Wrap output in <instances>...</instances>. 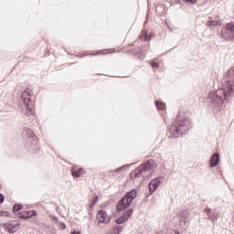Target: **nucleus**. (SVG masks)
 Listing matches in <instances>:
<instances>
[{
    "label": "nucleus",
    "instance_id": "obj_1",
    "mask_svg": "<svg viewBox=\"0 0 234 234\" xmlns=\"http://www.w3.org/2000/svg\"><path fill=\"white\" fill-rule=\"evenodd\" d=\"M22 100L26 105V111H24V113L27 114V116H34V114H36V102L32 101V90H26L22 93Z\"/></svg>",
    "mask_w": 234,
    "mask_h": 234
},
{
    "label": "nucleus",
    "instance_id": "obj_2",
    "mask_svg": "<svg viewBox=\"0 0 234 234\" xmlns=\"http://www.w3.org/2000/svg\"><path fill=\"white\" fill-rule=\"evenodd\" d=\"M191 122H189L188 119H185L183 121H178L176 125H173L170 128V133L172 134V138H176L178 134H184L185 133H187L189 131V125Z\"/></svg>",
    "mask_w": 234,
    "mask_h": 234
},
{
    "label": "nucleus",
    "instance_id": "obj_3",
    "mask_svg": "<svg viewBox=\"0 0 234 234\" xmlns=\"http://www.w3.org/2000/svg\"><path fill=\"white\" fill-rule=\"evenodd\" d=\"M138 197V193L136 190H132L126 194L118 203L117 209L118 211H123V209H127L129 206H131V202L134 200Z\"/></svg>",
    "mask_w": 234,
    "mask_h": 234
},
{
    "label": "nucleus",
    "instance_id": "obj_4",
    "mask_svg": "<svg viewBox=\"0 0 234 234\" xmlns=\"http://www.w3.org/2000/svg\"><path fill=\"white\" fill-rule=\"evenodd\" d=\"M221 37L227 41H234V22L228 23L222 27Z\"/></svg>",
    "mask_w": 234,
    "mask_h": 234
},
{
    "label": "nucleus",
    "instance_id": "obj_5",
    "mask_svg": "<svg viewBox=\"0 0 234 234\" xmlns=\"http://www.w3.org/2000/svg\"><path fill=\"white\" fill-rule=\"evenodd\" d=\"M227 96L228 93H226L224 89H218L215 93L209 94V98L212 99V101L219 104L224 103V100H226Z\"/></svg>",
    "mask_w": 234,
    "mask_h": 234
},
{
    "label": "nucleus",
    "instance_id": "obj_6",
    "mask_svg": "<svg viewBox=\"0 0 234 234\" xmlns=\"http://www.w3.org/2000/svg\"><path fill=\"white\" fill-rule=\"evenodd\" d=\"M153 169V161H148L139 167V169H136L135 171L131 173V178H136L138 176V173L141 171H151Z\"/></svg>",
    "mask_w": 234,
    "mask_h": 234
},
{
    "label": "nucleus",
    "instance_id": "obj_7",
    "mask_svg": "<svg viewBox=\"0 0 234 234\" xmlns=\"http://www.w3.org/2000/svg\"><path fill=\"white\" fill-rule=\"evenodd\" d=\"M97 220L101 224H109V222H111V217L109 214H107V212L99 210L97 213Z\"/></svg>",
    "mask_w": 234,
    "mask_h": 234
},
{
    "label": "nucleus",
    "instance_id": "obj_8",
    "mask_svg": "<svg viewBox=\"0 0 234 234\" xmlns=\"http://www.w3.org/2000/svg\"><path fill=\"white\" fill-rule=\"evenodd\" d=\"M4 228L8 233H16V231H18L19 228H21V224L17 221H14L4 225Z\"/></svg>",
    "mask_w": 234,
    "mask_h": 234
},
{
    "label": "nucleus",
    "instance_id": "obj_9",
    "mask_svg": "<svg viewBox=\"0 0 234 234\" xmlns=\"http://www.w3.org/2000/svg\"><path fill=\"white\" fill-rule=\"evenodd\" d=\"M160 184H162V180L160 178H155L149 183L148 187L151 195H153V193L158 189V186H160Z\"/></svg>",
    "mask_w": 234,
    "mask_h": 234
},
{
    "label": "nucleus",
    "instance_id": "obj_10",
    "mask_svg": "<svg viewBox=\"0 0 234 234\" xmlns=\"http://www.w3.org/2000/svg\"><path fill=\"white\" fill-rule=\"evenodd\" d=\"M32 217H37L36 210L24 211L18 214V218L22 219L32 218Z\"/></svg>",
    "mask_w": 234,
    "mask_h": 234
},
{
    "label": "nucleus",
    "instance_id": "obj_11",
    "mask_svg": "<svg viewBox=\"0 0 234 234\" xmlns=\"http://www.w3.org/2000/svg\"><path fill=\"white\" fill-rule=\"evenodd\" d=\"M133 215V208L127 210L122 216L116 219V224H123L126 220H129V218Z\"/></svg>",
    "mask_w": 234,
    "mask_h": 234
},
{
    "label": "nucleus",
    "instance_id": "obj_12",
    "mask_svg": "<svg viewBox=\"0 0 234 234\" xmlns=\"http://www.w3.org/2000/svg\"><path fill=\"white\" fill-rule=\"evenodd\" d=\"M116 49L110 48V49H101L97 51L96 53L90 54V56H107V54H115Z\"/></svg>",
    "mask_w": 234,
    "mask_h": 234
},
{
    "label": "nucleus",
    "instance_id": "obj_13",
    "mask_svg": "<svg viewBox=\"0 0 234 234\" xmlns=\"http://www.w3.org/2000/svg\"><path fill=\"white\" fill-rule=\"evenodd\" d=\"M84 173L85 170L83 168H80L76 165L71 168V175L76 178H80V176H81Z\"/></svg>",
    "mask_w": 234,
    "mask_h": 234
},
{
    "label": "nucleus",
    "instance_id": "obj_14",
    "mask_svg": "<svg viewBox=\"0 0 234 234\" xmlns=\"http://www.w3.org/2000/svg\"><path fill=\"white\" fill-rule=\"evenodd\" d=\"M218 164H220V155L216 153L210 158V167H217Z\"/></svg>",
    "mask_w": 234,
    "mask_h": 234
},
{
    "label": "nucleus",
    "instance_id": "obj_15",
    "mask_svg": "<svg viewBox=\"0 0 234 234\" xmlns=\"http://www.w3.org/2000/svg\"><path fill=\"white\" fill-rule=\"evenodd\" d=\"M140 39H144V41H149V39H151V36H149V33H147V31L143 30L140 35Z\"/></svg>",
    "mask_w": 234,
    "mask_h": 234
},
{
    "label": "nucleus",
    "instance_id": "obj_16",
    "mask_svg": "<svg viewBox=\"0 0 234 234\" xmlns=\"http://www.w3.org/2000/svg\"><path fill=\"white\" fill-rule=\"evenodd\" d=\"M207 27H218L222 25V23L219 20H209L207 22Z\"/></svg>",
    "mask_w": 234,
    "mask_h": 234
},
{
    "label": "nucleus",
    "instance_id": "obj_17",
    "mask_svg": "<svg viewBox=\"0 0 234 234\" xmlns=\"http://www.w3.org/2000/svg\"><path fill=\"white\" fill-rule=\"evenodd\" d=\"M155 106L158 109V111H165V103H164L163 101H155Z\"/></svg>",
    "mask_w": 234,
    "mask_h": 234
},
{
    "label": "nucleus",
    "instance_id": "obj_18",
    "mask_svg": "<svg viewBox=\"0 0 234 234\" xmlns=\"http://www.w3.org/2000/svg\"><path fill=\"white\" fill-rule=\"evenodd\" d=\"M19 209H23V205H21V204H16V205H14V207H13V211H14L15 213H17V211H19Z\"/></svg>",
    "mask_w": 234,
    "mask_h": 234
},
{
    "label": "nucleus",
    "instance_id": "obj_19",
    "mask_svg": "<svg viewBox=\"0 0 234 234\" xmlns=\"http://www.w3.org/2000/svg\"><path fill=\"white\" fill-rule=\"evenodd\" d=\"M91 200L92 203L90 205V207H94V206H96V202H98V196H94Z\"/></svg>",
    "mask_w": 234,
    "mask_h": 234
},
{
    "label": "nucleus",
    "instance_id": "obj_20",
    "mask_svg": "<svg viewBox=\"0 0 234 234\" xmlns=\"http://www.w3.org/2000/svg\"><path fill=\"white\" fill-rule=\"evenodd\" d=\"M10 213L8 211H1L0 217H9Z\"/></svg>",
    "mask_w": 234,
    "mask_h": 234
},
{
    "label": "nucleus",
    "instance_id": "obj_21",
    "mask_svg": "<svg viewBox=\"0 0 234 234\" xmlns=\"http://www.w3.org/2000/svg\"><path fill=\"white\" fill-rule=\"evenodd\" d=\"M151 65L154 69H158L159 67L158 62H152Z\"/></svg>",
    "mask_w": 234,
    "mask_h": 234
},
{
    "label": "nucleus",
    "instance_id": "obj_22",
    "mask_svg": "<svg viewBox=\"0 0 234 234\" xmlns=\"http://www.w3.org/2000/svg\"><path fill=\"white\" fill-rule=\"evenodd\" d=\"M5 202V196L3 194H0V204H3Z\"/></svg>",
    "mask_w": 234,
    "mask_h": 234
},
{
    "label": "nucleus",
    "instance_id": "obj_23",
    "mask_svg": "<svg viewBox=\"0 0 234 234\" xmlns=\"http://www.w3.org/2000/svg\"><path fill=\"white\" fill-rule=\"evenodd\" d=\"M185 3H190L191 5H194V3H197V0H183Z\"/></svg>",
    "mask_w": 234,
    "mask_h": 234
},
{
    "label": "nucleus",
    "instance_id": "obj_24",
    "mask_svg": "<svg viewBox=\"0 0 234 234\" xmlns=\"http://www.w3.org/2000/svg\"><path fill=\"white\" fill-rule=\"evenodd\" d=\"M61 226H62V229H67V225H65V223H62Z\"/></svg>",
    "mask_w": 234,
    "mask_h": 234
},
{
    "label": "nucleus",
    "instance_id": "obj_25",
    "mask_svg": "<svg viewBox=\"0 0 234 234\" xmlns=\"http://www.w3.org/2000/svg\"><path fill=\"white\" fill-rule=\"evenodd\" d=\"M171 1H172V3L176 5V3H178L180 0H171Z\"/></svg>",
    "mask_w": 234,
    "mask_h": 234
},
{
    "label": "nucleus",
    "instance_id": "obj_26",
    "mask_svg": "<svg viewBox=\"0 0 234 234\" xmlns=\"http://www.w3.org/2000/svg\"><path fill=\"white\" fill-rule=\"evenodd\" d=\"M70 234H80L79 231H73Z\"/></svg>",
    "mask_w": 234,
    "mask_h": 234
},
{
    "label": "nucleus",
    "instance_id": "obj_27",
    "mask_svg": "<svg viewBox=\"0 0 234 234\" xmlns=\"http://www.w3.org/2000/svg\"><path fill=\"white\" fill-rule=\"evenodd\" d=\"M33 139H34V140H37V137H36V136L34 135V136H33Z\"/></svg>",
    "mask_w": 234,
    "mask_h": 234
},
{
    "label": "nucleus",
    "instance_id": "obj_28",
    "mask_svg": "<svg viewBox=\"0 0 234 234\" xmlns=\"http://www.w3.org/2000/svg\"><path fill=\"white\" fill-rule=\"evenodd\" d=\"M23 133H24V134H25V133H27V134H28V132H27V130H25Z\"/></svg>",
    "mask_w": 234,
    "mask_h": 234
},
{
    "label": "nucleus",
    "instance_id": "obj_29",
    "mask_svg": "<svg viewBox=\"0 0 234 234\" xmlns=\"http://www.w3.org/2000/svg\"><path fill=\"white\" fill-rule=\"evenodd\" d=\"M185 214H186V215H187V212H186V211H185Z\"/></svg>",
    "mask_w": 234,
    "mask_h": 234
},
{
    "label": "nucleus",
    "instance_id": "obj_30",
    "mask_svg": "<svg viewBox=\"0 0 234 234\" xmlns=\"http://www.w3.org/2000/svg\"><path fill=\"white\" fill-rule=\"evenodd\" d=\"M210 210H207V213H209Z\"/></svg>",
    "mask_w": 234,
    "mask_h": 234
}]
</instances>
